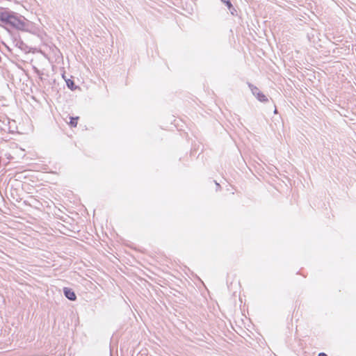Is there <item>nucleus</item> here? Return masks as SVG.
<instances>
[{"mask_svg": "<svg viewBox=\"0 0 356 356\" xmlns=\"http://www.w3.org/2000/svg\"><path fill=\"white\" fill-rule=\"evenodd\" d=\"M0 20L18 29H22L24 26L22 20L8 11H3L0 13Z\"/></svg>", "mask_w": 356, "mask_h": 356, "instance_id": "obj_1", "label": "nucleus"}, {"mask_svg": "<svg viewBox=\"0 0 356 356\" xmlns=\"http://www.w3.org/2000/svg\"><path fill=\"white\" fill-rule=\"evenodd\" d=\"M64 293L65 296L70 300H76V295L71 289L65 288L64 289Z\"/></svg>", "mask_w": 356, "mask_h": 356, "instance_id": "obj_2", "label": "nucleus"}, {"mask_svg": "<svg viewBox=\"0 0 356 356\" xmlns=\"http://www.w3.org/2000/svg\"><path fill=\"white\" fill-rule=\"evenodd\" d=\"M256 97L258 99L259 101L265 102L268 101L267 97L265 95H264L262 92L258 93V95L256 96Z\"/></svg>", "mask_w": 356, "mask_h": 356, "instance_id": "obj_3", "label": "nucleus"}, {"mask_svg": "<svg viewBox=\"0 0 356 356\" xmlns=\"http://www.w3.org/2000/svg\"><path fill=\"white\" fill-rule=\"evenodd\" d=\"M250 89H251V91L252 92V94L256 97L258 93L260 92L259 90L255 87V86H253L252 85H250Z\"/></svg>", "mask_w": 356, "mask_h": 356, "instance_id": "obj_4", "label": "nucleus"}, {"mask_svg": "<svg viewBox=\"0 0 356 356\" xmlns=\"http://www.w3.org/2000/svg\"><path fill=\"white\" fill-rule=\"evenodd\" d=\"M77 119H78V118H72L71 121L70 122V125L73 126V127H76V124H77V122H76Z\"/></svg>", "mask_w": 356, "mask_h": 356, "instance_id": "obj_5", "label": "nucleus"}, {"mask_svg": "<svg viewBox=\"0 0 356 356\" xmlns=\"http://www.w3.org/2000/svg\"><path fill=\"white\" fill-rule=\"evenodd\" d=\"M223 3H225L227 7L230 9L232 7V5L229 0H221Z\"/></svg>", "mask_w": 356, "mask_h": 356, "instance_id": "obj_6", "label": "nucleus"}, {"mask_svg": "<svg viewBox=\"0 0 356 356\" xmlns=\"http://www.w3.org/2000/svg\"><path fill=\"white\" fill-rule=\"evenodd\" d=\"M318 356H327L325 353H320Z\"/></svg>", "mask_w": 356, "mask_h": 356, "instance_id": "obj_7", "label": "nucleus"}, {"mask_svg": "<svg viewBox=\"0 0 356 356\" xmlns=\"http://www.w3.org/2000/svg\"><path fill=\"white\" fill-rule=\"evenodd\" d=\"M71 84H73V82H71V83L67 82V86H70V85H71Z\"/></svg>", "mask_w": 356, "mask_h": 356, "instance_id": "obj_8", "label": "nucleus"}, {"mask_svg": "<svg viewBox=\"0 0 356 356\" xmlns=\"http://www.w3.org/2000/svg\"><path fill=\"white\" fill-rule=\"evenodd\" d=\"M71 84H73V82H71V83L67 82V86H70V85H71Z\"/></svg>", "mask_w": 356, "mask_h": 356, "instance_id": "obj_9", "label": "nucleus"}, {"mask_svg": "<svg viewBox=\"0 0 356 356\" xmlns=\"http://www.w3.org/2000/svg\"><path fill=\"white\" fill-rule=\"evenodd\" d=\"M71 84H73V82H71V83L67 82V86H70V85H71Z\"/></svg>", "mask_w": 356, "mask_h": 356, "instance_id": "obj_10", "label": "nucleus"}]
</instances>
